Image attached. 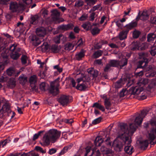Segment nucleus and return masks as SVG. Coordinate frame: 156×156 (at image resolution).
<instances>
[{
    "instance_id": "nucleus-1",
    "label": "nucleus",
    "mask_w": 156,
    "mask_h": 156,
    "mask_svg": "<svg viewBox=\"0 0 156 156\" xmlns=\"http://www.w3.org/2000/svg\"><path fill=\"white\" fill-rule=\"evenodd\" d=\"M147 109H143L141 112V113L136 117L134 120V123H131L129 124V129L127 125L123 123L120 125L121 129L123 131V133L120 136V137L122 140V141H116L114 143V145L119 149V151H121L123 146L125 144H130L131 141L129 140L130 136L129 134L130 133L133 134L136 130L138 126L140 125L143 121L144 118L148 112Z\"/></svg>"
},
{
    "instance_id": "nucleus-2",
    "label": "nucleus",
    "mask_w": 156,
    "mask_h": 156,
    "mask_svg": "<svg viewBox=\"0 0 156 156\" xmlns=\"http://www.w3.org/2000/svg\"><path fill=\"white\" fill-rule=\"evenodd\" d=\"M140 59L137 63V68H141L144 72H146L145 76L147 77H153L156 74V69L153 66L148 65L149 59L147 58L148 56L147 53L141 52L139 53Z\"/></svg>"
},
{
    "instance_id": "nucleus-3",
    "label": "nucleus",
    "mask_w": 156,
    "mask_h": 156,
    "mask_svg": "<svg viewBox=\"0 0 156 156\" xmlns=\"http://www.w3.org/2000/svg\"><path fill=\"white\" fill-rule=\"evenodd\" d=\"M61 132L56 129H51L44 135L40 144L43 147L49 145L51 142L54 143L60 137Z\"/></svg>"
},
{
    "instance_id": "nucleus-4",
    "label": "nucleus",
    "mask_w": 156,
    "mask_h": 156,
    "mask_svg": "<svg viewBox=\"0 0 156 156\" xmlns=\"http://www.w3.org/2000/svg\"><path fill=\"white\" fill-rule=\"evenodd\" d=\"M137 26V23L134 21L126 24L124 27L125 29L121 31L119 34V38L120 40H122L126 38L127 34L129 30H131Z\"/></svg>"
},
{
    "instance_id": "nucleus-5",
    "label": "nucleus",
    "mask_w": 156,
    "mask_h": 156,
    "mask_svg": "<svg viewBox=\"0 0 156 156\" xmlns=\"http://www.w3.org/2000/svg\"><path fill=\"white\" fill-rule=\"evenodd\" d=\"M151 125L155 127H153L152 132L149 134V139L150 140V143L151 145H154L156 144V121L152 120L151 122Z\"/></svg>"
},
{
    "instance_id": "nucleus-6",
    "label": "nucleus",
    "mask_w": 156,
    "mask_h": 156,
    "mask_svg": "<svg viewBox=\"0 0 156 156\" xmlns=\"http://www.w3.org/2000/svg\"><path fill=\"white\" fill-rule=\"evenodd\" d=\"M16 46L14 44H12L9 46V50L11 51L10 56L14 60L17 59L20 56L21 54L19 53L20 50L16 49Z\"/></svg>"
},
{
    "instance_id": "nucleus-7",
    "label": "nucleus",
    "mask_w": 156,
    "mask_h": 156,
    "mask_svg": "<svg viewBox=\"0 0 156 156\" xmlns=\"http://www.w3.org/2000/svg\"><path fill=\"white\" fill-rule=\"evenodd\" d=\"M86 152L84 156H100V153L99 150L95 151L91 150V147H87L86 148Z\"/></svg>"
},
{
    "instance_id": "nucleus-8",
    "label": "nucleus",
    "mask_w": 156,
    "mask_h": 156,
    "mask_svg": "<svg viewBox=\"0 0 156 156\" xmlns=\"http://www.w3.org/2000/svg\"><path fill=\"white\" fill-rule=\"evenodd\" d=\"M148 16L149 15L147 12L144 11L141 14L140 12H139L136 19L132 21H134L136 22L137 26L138 21L140 19L142 20H146L148 18Z\"/></svg>"
},
{
    "instance_id": "nucleus-9",
    "label": "nucleus",
    "mask_w": 156,
    "mask_h": 156,
    "mask_svg": "<svg viewBox=\"0 0 156 156\" xmlns=\"http://www.w3.org/2000/svg\"><path fill=\"white\" fill-rule=\"evenodd\" d=\"M58 101L63 106L66 105L69 102V98L65 95H61Z\"/></svg>"
},
{
    "instance_id": "nucleus-10",
    "label": "nucleus",
    "mask_w": 156,
    "mask_h": 156,
    "mask_svg": "<svg viewBox=\"0 0 156 156\" xmlns=\"http://www.w3.org/2000/svg\"><path fill=\"white\" fill-rule=\"evenodd\" d=\"M146 48V46L144 44H142L141 46H140L137 43H134L133 44L131 50L133 51L143 50Z\"/></svg>"
},
{
    "instance_id": "nucleus-11",
    "label": "nucleus",
    "mask_w": 156,
    "mask_h": 156,
    "mask_svg": "<svg viewBox=\"0 0 156 156\" xmlns=\"http://www.w3.org/2000/svg\"><path fill=\"white\" fill-rule=\"evenodd\" d=\"M143 90V88L138 87H132L130 88L129 92L131 94H139Z\"/></svg>"
},
{
    "instance_id": "nucleus-12",
    "label": "nucleus",
    "mask_w": 156,
    "mask_h": 156,
    "mask_svg": "<svg viewBox=\"0 0 156 156\" xmlns=\"http://www.w3.org/2000/svg\"><path fill=\"white\" fill-rule=\"evenodd\" d=\"M128 59L126 58H124L120 60H118V68L122 69L123 67L127 65Z\"/></svg>"
},
{
    "instance_id": "nucleus-13",
    "label": "nucleus",
    "mask_w": 156,
    "mask_h": 156,
    "mask_svg": "<svg viewBox=\"0 0 156 156\" xmlns=\"http://www.w3.org/2000/svg\"><path fill=\"white\" fill-rule=\"evenodd\" d=\"M49 93L53 96H56L59 93V89L57 87H55V86L51 85L49 89Z\"/></svg>"
},
{
    "instance_id": "nucleus-14",
    "label": "nucleus",
    "mask_w": 156,
    "mask_h": 156,
    "mask_svg": "<svg viewBox=\"0 0 156 156\" xmlns=\"http://www.w3.org/2000/svg\"><path fill=\"white\" fill-rule=\"evenodd\" d=\"M74 27L72 23H69L67 25H62L59 27V29L63 30H67L73 29Z\"/></svg>"
},
{
    "instance_id": "nucleus-15",
    "label": "nucleus",
    "mask_w": 156,
    "mask_h": 156,
    "mask_svg": "<svg viewBox=\"0 0 156 156\" xmlns=\"http://www.w3.org/2000/svg\"><path fill=\"white\" fill-rule=\"evenodd\" d=\"M46 31L43 27L37 28L36 30L37 35L40 37H43L45 34Z\"/></svg>"
},
{
    "instance_id": "nucleus-16",
    "label": "nucleus",
    "mask_w": 156,
    "mask_h": 156,
    "mask_svg": "<svg viewBox=\"0 0 156 156\" xmlns=\"http://www.w3.org/2000/svg\"><path fill=\"white\" fill-rule=\"evenodd\" d=\"M19 6L18 3L15 2H11L9 7L10 10L13 12H16L18 10Z\"/></svg>"
},
{
    "instance_id": "nucleus-17",
    "label": "nucleus",
    "mask_w": 156,
    "mask_h": 156,
    "mask_svg": "<svg viewBox=\"0 0 156 156\" xmlns=\"http://www.w3.org/2000/svg\"><path fill=\"white\" fill-rule=\"evenodd\" d=\"M73 146V144H70L64 147L61 151L59 153L58 156H60L65 154L67 152L68 150L71 149Z\"/></svg>"
},
{
    "instance_id": "nucleus-18",
    "label": "nucleus",
    "mask_w": 156,
    "mask_h": 156,
    "mask_svg": "<svg viewBox=\"0 0 156 156\" xmlns=\"http://www.w3.org/2000/svg\"><path fill=\"white\" fill-rule=\"evenodd\" d=\"M39 19V16L37 15L32 16L30 20V24L36 25L38 22Z\"/></svg>"
},
{
    "instance_id": "nucleus-19",
    "label": "nucleus",
    "mask_w": 156,
    "mask_h": 156,
    "mask_svg": "<svg viewBox=\"0 0 156 156\" xmlns=\"http://www.w3.org/2000/svg\"><path fill=\"white\" fill-rule=\"evenodd\" d=\"M85 82L78 83L76 87V89L80 91H85L87 87Z\"/></svg>"
},
{
    "instance_id": "nucleus-20",
    "label": "nucleus",
    "mask_w": 156,
    "mask_h": 156,
    "mask_svg": "<svg viewBox=\"0 0 156 156\" xmlns=\"http://www.w3.org/2000/svg\"><path fill=\"white\" fill-rule=\"evenodd\" d=\"M31 41L33 42V45L35 46H38L41 42L39 38L36 35L32 36Z\"/></svg>"
},
{
    "instance_id": "nucleus-21",
    "label": "nucleus",
    "mask_w": 156,
    "mask_h": 156,
    "mask_svg": "<svg viewBox=\"0 0 156 156\" xmlns=\"http://www.w3.org/2000/svg\"><path fill=\"white\" fill-rule=\"evenodd\" d=\"M85 51L83 49H82L80 51L77 53L75 55V58L77 60L80 61L85 56Z\"/></svg>"
},
{
    "instance_id": "nucleus-22",
    "label": "nucleus",
    "mask_w": 156,
    "mask_h": 156,
    "mask_svg": "<svg viewBox=\"0 0 156 156\" xmlns=\"http://www.w3.org/2000/svg\"><path fill=\"white\" fill-rule=\"evenodd\" d=\"M103 141L104 140L101 137L97 136L94 140V144L96 147H99Z\"/></svg>"
},
{
    "instance_id": "nucleus-23",
    "label": "nucleus",
    "mask_w": 156,
    "mask_h": 156,
    "mask_svg": "<svg viewBox=\"0 0 156 156\" xmlns=\"http://www.w3.org/2000/svg\"><path fill=\"white\" fill-rule=\"evenodd\" d=\"M88 72L89 74L92 75L94 78L97 77L98 74V72L94 68L88 69Z\"/></svg>"
},
{
    "instance_id": "nucleus-24",
    "label": "nucleus",
    "mask_w": 156,
    "mask_h": 156,
    "mask_svg": "<svg viewBox=\"0 0 156 156\" xmlns=\"http://www.w3.org/2000/svg\"><path fill=\"white\" fill-rule=\"evenodd\" d=\"M108 63L111 67L118 68V60L110 59L108 61Z\"/></svg>"
},
{
    "instance_id": "nucleus-25",
    "label": "nucleus",
    "mask_w": 156,
    "mask_h": 156,
    "mask_svg": "<svg viewBox=\"0 0 156 156\" xmlns=\"http://www.w3.org/2000/svg\"><path fill=\"white\" fill-rule=\"evenodd\" d=\"M156 37V36L154 33H149L147 35V41L149 42H152Z\"/></svg>"
},
{
    "instance_id": "nucleus-26",
    "label": "nucleus",
    "mask_w": 156,
    "mask_h": 156,
    "mask_svg": "<svg viewBox=\"0 0 156 156\" xmlns=\"http://www.w3.org/2000/svg\"><path fill=\"white\" fill-rule=\"evenodd\" d=\"M92 107L93 108L95 107L99 109L103 112H104L105 110V109L104 106L98 102L94 103Z\"/></svg>"
},
{
    "instance_id": "nucleus-27",
    "label": "nucleus",
    "mask_w": 156,
    "mask_h": 156,
    "mask_svg": "<svg viewBox=\"0 0 156 156\" xmlns=\"http://www.w3.org/2000/svg\"><path fill=\"white\" fill-rule=\"evenodd\" d=\"M19 80L20 83L23 85H24L27 81V78L24 77L23 74L19 76Z\"/></svg>"
},
{
    "instance_id": "nucleus-28",
    "label": "nucleus",
    "mask_w": 156,
    "mask_h": 156,
    "mask_svg": "<svg viewBox=\"0 0 156 156\" xmlns=\"http://www.w3.org/2000/svg\"><path fill=\"white\" fill-rule=\"evenodd\" d=\"M104 105L106 109L108 110L111 109V103L109 99L106 100L104 101Z\"/></svg>"
},
{
    "instance_id": "nucleus-29",
    "label": "nucleus",
    "mask_w": 156,
    "mask_h": 156,
    "mask_svg": "<svg viewBox=\"0 0 156 156\" xmlns=\"http://www.w3.org/2000/svg\"><path fill=\"white\" fill-rule=\"evenodd\" d=\"M15 69L12 67H10L6 70V73L9 76H14L15 72Z\"/></svg>"
},
{
    "instance_id": "nucleus-30",
    "label": "nucleus",
    "mask_w": 156,
    "mask_h": 156,
    "mask_svg": "<svg viewBox=\"0 0 156 156\" xmlns=\"http://www.w3.org/2000/svg\"><path fill=\"white\" fill-rule=\"evenodd\" d=\"M149 142L147 140L143 141L140 143V148L141 149L145 150L148 146Z\"/></svg>"
},
{
    "instance_id": "nucleus-31",
    "label": "nucleus",
    "mask_w": 156,
    "mask_h": 156,
    "mask_svg": "<svg viewBox=\"0 0 156 156\" xmlns=\"http://www.w3.org/2000/svg\"><path fill=\"white\" fill-rule=\"evenodd\" d=\"M37 81V77L35 75L31 76L29 80V82L30 84H36Z\"/></svg>"
},
{
    "instance_id": "nucleus-32",
    "label": "nucleus",
    "mask_w": 156,
    "mask_h": 156,
    "mask_svg": "<svg viewBox=\"0 0 156 156\" xmlns=\"http://www.w3.org/2000/svg\"><path fill=\"white\" fill-rule=\"evenodd\" d=\"M133 149V147H130L129 145L125 146L124 151L125 152L129 154H131L132 153V150Z\"/></svg>"
},
{
    "instance_id": "nucleus-33",
    "label": "nucleus",
    "mask_w": 156,
    "mask_h": 156,
    "mask_svg": "<svg viewBox=\"0 0 156 156\" xmlns=\"http://www.w3.org/2000/svg\"><path fill=\"white\" fill-rule=\"evenodd\" d=\"M10 141V140L9 138L1 140L0 141V147L1 146L2 147H4L8 143H9Z\"/></svg>"
},
{
    "instance_id": "nucleus-34",
    "label": "nucleus",
    "mask_w": 156,
    "mask_h": 156,
    "mask_svg": "<svg viewBox=\"0 0 156 156\" xmlns=\"http://www.w3.org/2000/svg\"><path fill=\"white\" fill-rule=\"evenodd\" d=\"M52 14L53 15V18L54 20H58L59 17L60 13L56 10H54L52 11Z\"/></svg>"
},
{
    "instance_id": "nucleus-35",
    "label": "nucleus",
    "mask_w": 156,
    "mask_h": 156,
    "mask_svg": "<svg viewBox=\"0 0 156 156\" xmlns=\"http://www.w3.org/2000/svg\"><path fill=\"white\" fill-rule=\"evenodd\" d=\"M8 85L11 88L14 87L16 85L15 78H11L8 82Z\"/></svg>"
},
{
    "instance_id": "nucleus-36",
    "label": "nucleus",
    "mask_w": 156,
    "mask_h": 156,
    "mask_svg": "<svg viewBox=\"0 0 156 156\" xmlns=\"http://www.w3.org/2000/svg\"><path fill=\"white\" fill-rule=\"evenodd\" d=\"M122 80L121 79L114 83V86L115 88H119L122 87Z\"/></svg>"
},
{
    "instance_id": "nucleus-37",
    "label": "nucleus",
    "mask_w": 156,
    "mask_h": 156,
    "mask_svg": "<svg viewBox=\"0 0 156 156\" xmlns=\"http://www.w3.org/2000/svg\"><path fill=\"white\" fill-rule=\"evenodd\" d=\"M50 49L52 51L55 53L58 52L60 50L58 45L55 44L52 45L51 46Z\"/></svg>"
},
{
    "instance_id": "nucleus-38",
    "label": "nucleus",
    "mask_w": 156,
    "mask_h": 156,
    "mask_svg": "<svg viewBox=\"0 0 156 156\" xmlns=\"http://www.w3.org/2000/svg\"><path fill=\"white\" fill-rule=\"evenodd\" d=\"M44 131V130L40 131H39L37 133L35 134L33 136L32 140L33 141H35L36 140H37L39 136H41V134H42Z\"/></svg>"
},
{
    "instance_id": "nucleus-39",
    "label": "nucleus",
    "mask_w": 156,
    "mask_h": 156,
    "mask_svg": "<svg viewBox=\"0 0 156 156\" xmlns=\"http://www.w3.org/2000/svg\"><path fill=\"white\" fill-rule=\"evenodd\" d=\"M1 110H3V111H5L8 113H11V112L9 105L7 104L4 105Z\"/></svg>"
},
{
    "instance_id": "nucleus-40",
    "label": "nucleus",
    "mask_w": 156,
    "mask_h": 156,
    "mask_svg": "<svg viewBox=\"0 0 156 156\" xmlns=\"http://www.w3.org/2000/svg\"><path fill=\"white\" fill-rule=\"evenodd\" d=\"M141 34V32L138 30H135L133 32V37L135 39L137 38Z\"/></svg>"
},
{
    "instance_id": "nucleus-41",
    "label": "nucleus",
    "mask_w": 156,
    "mask_h": 156,
    "mask_svg": "<svg viewBox=\"0 0 156 156\" xmlns=\"http://www.w3.org/2000/svg\"><path fill=\"white\" fill-rule=\"evenodd\" d=\"M103 53V51L101 50H98L94 52V56L95 58H97L101 56Z\"/></svg>"
},
{
    "instance_id": "nucleus-42",
    "label": "nucleus",
    "mask_w": 156,
    "mask_h": 156,
    "mask_svg": "<svg viewBox=\"0 0 156 156\" xmlns=\"http://www.w3.org/2000/svg\"><path fill=\"white\" fill-rule=\"evenodd\" d=\"M100 31V29L97 27H96L92 29L91 32L93 35H95L98 34L99 33Z\"/></svg>"
},
{
    "instance_id": "nucleus-43",
    "label": "nucleus",
    "mask_w": 156,
    "mask_h": 156,
    "mask_svg": "<svg viewBox=\"0 0 156 156\" xmlns=\"http://www.w3.org/2000/svg\"><path fill=\"white\" fill-rule=\"evenodd\" d=\"M73 45L71 43H67L65 46V49L66 50L69 51L72 49L73 48Z\"/></svg>"
},
{
    "instance_id": "nucleus-44",
    "label": "nucleus",
    "mask_w": 156,
    "mask_h": 156,
    "mask_svg": "<svg viewBox=\"0 0 156 156\" xmlns=\"http://www.w3.org/2000/svg\"><path fill=\"white\" fill-rule=\"evenodd\" d=\"M30 87L31 88L30 90L31 91H35L36 92L37 91L38 88L35 84H30Z\"/></svg>"
},
{
    "instance_id": "nucleus-45",
    "label": "nucleus",
    "mask_w": 156,
    "mask_h": 156,
    "mask_svg": "<svg viewBox=\"0 0 156 156\" xmlns=\"http://www.w3.org/2000/svg\"><path fill=\"white\" fill-rule=\"evenodd\" d=\"M101 117L97 118L92 121V124L95 125L98 123L101 122Z\"/></svg>"
},
{
    "instance_id": "nucleus-46",
    "label": "nucleus",
    "mask_w": 156,
    "mask_h": 156,
    "mask_svg": "<svg viewBox=\"0 0 156 156\" xmlns=\"http://www.w3.org/2000/svg\"><path fill=\"white\" fill-rule=\"evenodd\" d=\"M27 58L26 55H23L21 57V60L23 64H25L27 63Z\"/></svg>"
},
{
    "instance_id": "nucleus-47",
    "label": "nucleus",
    "mask_w": 156,
    "mask_h": 156,
    "mask_svg": "<svg viewBox=\"0 0 156 156\" xmlns=\"http://www.w3.org/2000/svg\"><path fill=\"white\" fill-rule=\"evenodd\" d=\"M116 26L119 28L122 29L123 27V25L119 20H118L115 22Z\"/></svg>"
},
{
    "instance_id": "nucleus-48",
    "label": "nucleus",
    "mask_w": 156,
    "mask_h": 156,
    "mask_svg": "<svg viewBox=\"0 0 156 156\" xmlns=\"http://www.w3.org/2000/svg\"><path fill=\"white\" fill-rule=\"evenodd\" d=\"M126 91L125 89H123L120 92L119 96L121 97H123L126 95Z\"/></svg>"
},
{
    "instance_id": "nucleus-49",
    "label": "nucleus",
    "mask_w": 156,
    "mask_h": 156,
    "mask_svg": "<svg viewBox=\"0 0 156 156\" xmlns=\"http://www.w3.org/2000/svg\"><path fill=\"white\" fill-rule=\"evenodd\" d=\"M35 149L36 151H39L42 153H45L46 152L42 148L39 146H36Z\"/></svg>"
},
{
    "instance_id": "nucleus-50",
    "label": "nucleus",
    "mask_w": 156,
    "mask_h": 156,
    "mask_svg": "<svg viewBox=\"0 0 156 156\" xmlns=\"http://www.w3.org/2000/svg\"><path fill=\"white\" fill-rule=\"evenodd\" d=\"M87 15L85 14H83L79 19L80 21L85 20L87 18Z\"/></svg>"
},
{
    "instance_id": "nucleus-51",
    "label": "nucleus",
    "mask_w": 156,
    "mask_h": 156,
    "mask_svg": "<svg viewBox=\"0 0 156 156\" xmlns=\"http://www.w3.org/2000/svg\"><path fill=\"white\" fill-rule=\"evenodd\" d=\"M45 83L44 82H42L40 85V88L42 90H45Z\"/></svg>"
},
{
    "instance_id": "nucleus-52",
    "label": "nucleus",
    "mask_w": 156,
    "mask_h": 156,
    "mask_svg": "<svg viewBox=\"0 0 156 156\" xmlns=\"http://www.w3.org/2000/svg\"><path fill=\"white\" fill-rule=\"evenodd\" d=\"M105 142L106 144L109 146H111L112 142L110 140V138L109 137H108L107 139L105 140Z\"/></svg>"
},
{
    "instance_id": "nucleus-53",
    "label": "nucleus",
    "mask_w": 156,
    "mask_h": 156,
    "mask_svg": "<svg viewBox=\"0 0 156 156\" xmlns=\"http://www.w3.org/2000/svg\"><path fill=\"white\" fill-rule=\"evenodd\" d=\"M54 68L55 69H57L59 73L62 72V68H60L59 65L54 66Z\"/></svg>"
},
{
    "instance_id": "nucleus-54",
    "label": "nucleus",
    "mask_w": 156,
    "mask_h": 156,
    "mask_svg": "<svg viewBox=\"0 0 156 156\" xmlns=\"http://www.w3.org/2000/svg\"><path fill=\"white\" fill-rule=\"evenodd\" d=\"M83 2L80 1H78L76 2L75 4V5L77 7H80L83 6Z\"/></svg>"
},
{
    "instance_id": "nucleus-55",
    "label": "nucleus",
    "mask_w": 156,
    "mask_h": 156,
    "mask_svg": "<svg viewBox=\"0 0 156 156\" xmlns=\"http://www.w3.org/2000/svg\"><path fill=\"white\" fill-rule=\"evenodd\" d=\"M95 13L94 12H93L90 15V20L91 21H93L94 19V16Z\"/></svg>"
},
{
    "instance_id": "nucleus-56",
    "label": "nucleus",
    "mask_w": 156,
    "mask_h": 156,
    "mask_svg": "<svg viewBox=\"0 0 156 156\" xmlns=\"http://www.w3.org/2000/svg\"><path fill=\"white\" fill-rule=\"evenodd\" d=\"M56 152V150L55 149L52 148L49 150L48 153L50 154H52L55 153Z\"/></svg>"
},
{
    "instance_id": "nucleus-57",
    "label": "nucleus",
    "mask_w": 156,
    "mask_h": 156,
    "mask_svg": "<svg viewBox=\"0 0 156 156\" xmlns=\"http://www.w3.org/2000/svg\"><path fill=\"white\" fill-rule=\"evenodd\" d=\"M63 122H64L67 123H69V124H71L73 122V120L72 119H63Z\"/></svg>"
},
{
    "instance_id": "nucleus-58",
    "label": "nucleus",
    "mask_w": 156,
    "mask_h": 156,
    "mask_svg": "<svg viewBox=\"0 0 156 156\" xmlns=\"http://www.w3.org/2000/svg\"><path fill=\"white\" fill-rule=\"evenodd\" d=\"M150 53L151 54L152 56H155L156 54V49L155 48L154 49H151V50L150 51Z\"/></svg>"
},
{
    "instance_id": "nucleus-59",
    "label": "nucleus",
    "mask_w": 156,
    "mask_h": 156,
    "mask_svg": "<svg viewBox=\"0 0 156 156\" xmlns=\"http://www.w3.org/2000/svg\"><path fill=\"white\" fill-rule=\"evenodd\" d=\"M111 66H110V65L109 63L107 64L106 66L104 69V71L105 72H107L108 71V70L111 68Z\"/></svg>"
},
{
    "instance_id": "nucleus-60",
    "label": "nucleus",
    "mask_w": 156,
    "mask_h": 156,
    "mask_svg": "<svg viewBox=\"0 0 156 156\" xmlns=\"http://www.w3.org/2000/svg\"><path fill=\"white\" fill-rule=\"evenodd\" d=\"M23 3L28 5L31 4L32 2V0H22Z\"/></svg>"
},
{
    "instance_id": "nucleus-61",
    "label": "nucleus",
    "mask_w": 156,
    "mask_h": 156,
    "mask_svg": "<svg viewBox=\"0 0 156 156\" xmlns=\"http://www.w3.org/2000/svg\"><path fill=\"white\" fill-rule=\"evenodd\" d=\"M116 0H105L104 1V4L106 5H108L112 2Z\"/></svg>"
},
{
    "instance_id": "nucleus-62",
    "label": "nucleus",
    "mask_w": 156,
    "mask_h": 156,
    "mask_svg": "<svg viewBox=\"0 0 156 156\" xmlns=\"http://www.w3.org/2000/svg\"><path fill=\"white\" fill-rule=\"evenodd\" d=\"M96 1V0H90L87 3V4L90 5H93L95 3Z\"/></svg>"
},
{
    "instance_id": "nucleus-63",
    "label": "nucleus",
    "mask_w": 156,
    "mask_h": 156,
    "mask_svg": "<svg viewBox=\"0 0 156 156\" xmlns=\"http://www.w3.org/2000/svg\"><path fill=\"white\" fill-rule=\"evenodd\" d=\"M151 20L152 23L156 24V16L151 17Z\"/></svg>"
},
{
    "instance_id": "nucleus-64",
    "label": "nucleus",
    "mask_w": 156,
    "mask_h": 156,
    "mask_svg": "<svg viewBox=\"0 0 156 156\" xmlns=\"http://www.w3.org/2000/svg\"><path fill=\"white\" fill-rule=\"evenodd\" d=\"M82 27L84 28V29L87 30H89V26L86 23L83 24L82 25Z\"/></svg>"
}]
</instances>
